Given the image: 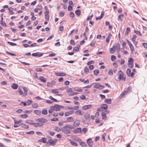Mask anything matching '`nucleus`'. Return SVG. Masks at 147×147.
Returning <instances> with one entry per match:
<instances>
[{
  "label": "nucleus",
  "mask_w": 147,
  "mask_h": 147,
  "mask_svg": "<svg viewBox=\"0 0 147 147\" xmlns=\"http://www.w3.org/2000/svg\"><path fill=\"white\" fill-rule=\"evenodd\" d=\"M74 128V127L72 125L67 124L61 128V131L62 132L66 134H68L70 133V130Z\"/></svg>",
  "instance_id": "obj_1"
},
{
  "label": "nucleus",
  "mask_w": 147,
  "mask_h": 147,
  "mask_svg": "<svg viewBox=\"0 0 147 147\" xmlns=\"http://www.w3.org/2000/svg\"><path fill=\"white\" fill-rule=\"evenodd\" d=\"M118 77L117 78V81H120L121 80H125V77L123 76V71L120 70L118 72Z\"/></svg>",
  "instance_id": "obj_2"
},
{
  "label": "nucleus",
  "mask_w": 147,
  "mask_h": 147,
  "mask_svg": "<svg viewBox=\"0 0 147 147\" xmlns=\"http://www.w3.org/2000/svg\"><path fill=\"white\" fill-rule=\"evenodd\" d=\"M35 121L39 123H40V124H42V126L43 125V123H46L47 122V120L44 118H39L36 119Z\"/></svg>",
  "instance_id": "obj_3"
},
{
  "label": "nucleus",
  "mask_w": 147,
  "mask_h": 147,
  "mask_svg": "<svg viewBox=\"0 0 147 147\" xmlns=\"http://www.w3.org/2000/svg\"><path fill=\"white\" fill-rule=\"evenodd\" d=\"M60 106L58 105H55L54 106H51V109L53 111H58L60 109Z\"/></svg>",
  "instance_id": "obj_4"
},
{
  "label": "nucleus",
  "mask_w": 147,
  "mask_h": 147,
  "mask_svg": "<svg viewBox=\"0 0 147 147\" xmlns=\"http://www.w3.org/2000/svg\"><path fill=\"white\" fill-rule=\"evenodd\" d=\"M66 92L69 96H72L73 95V92L72 91L71 88H68L66 89Z\"/></svg>",
  "instance_id": "obj_5"
},
{
  "label": "nucleus",
  "mask_w": 147,
  "mask_h": 147,
  "mask_svg": "<svg viewBox=\"0 0 147 147\" xmlns=\"http://www.w3.org/2000/svg\"><path fill=\"white\" fill-rule=\"evenodd\" d=\"M94 88L96 89H102L105 86H103L100 85L99 84L96 83L94 85Z\"/></svg>",
  "instance_id": "obj_6"
},
{
  "label": "nucleus",
  "mask_w": 147,
  "mask_h": 147,
  "mask_svg": "<svg viewBox=\"0 0 147 147\" xmlns=\"http://www.w3.org/2000/svg\"><path fill=\"white\" fill-rule=\"evenodd\" d=\"M109 113V111H105L102 112V119L106 120L107 119V117L106 116V114H108Z\"/></svg>",
  "instance_id": "obj_7"
},
{
  "label": "nucleus",
  "mask_w": 147,
  "mask_h": 147,
  "mask_svg": "<svg viewBox=\"0 0 147 147\" xmlns=\"http://www.w3.org/2000/svg\"><path fill=\"white\" fill-rule=\"evenodd\" d=\"M73 132L75 134H78L82 132V128L78 127L75 128L73 130Z\"/></svg>",
  "instance_id": "obj_8"
},
{
  "label": "nucleus",
  "mask_w": 147,
  "mask_h": 147,
  "mask_svg": "<svg viewBox=\"0 0 147 147\" xmlns=\"http://www.w3.org/2000/svg\"><path fill=\"white\" fill-rule=\"evenodd\" d=\"M80 123V121L79 120H76L73 123L74 127H77L79 126Z\"/></svg>",
  "instance_id": "obj_9"
},
{
  "label": "nucleus",
  "mask_w": 147,
  "mask_h": 147,
  "mask_svg": "<svg viewBox=\"0 0 147 147\" xmlns=\"http://www.w3.org/2000/svg\"><path fill=\"white\" fill-rule=\"evenodd\" d=\"M55 81L48 82L47 83V86L48 87H53L55 84Z\"/></svg>",
  "instance_id": "obj_10"
},
{
  "label": "nucleus",
  "mask_w": 147,
  "mask_h": 147,
  "mask_svg": "<svg viewBox=\"0 0 147 147\" xmlns=\"http://www.w3.org/2000/svg\"><path fill=\"white\" fill-rule=\"evenodd\" d=\"M87 142L89 147H92L93 142L91 138L88 139L87 140Z\"/></svg>",
  "instance_id": "obj_11"
},
{
  "label": "nucleus",
  "mask_w": 147,
  "mask_h": 147,
  "mask_svg": "<svg viewBox=\"0 0 147 147\" xmlns=\"http://www.w3.org/2000/svg\"><path fill=\"white\" fill-rule=\"evenodd\" d=\"M126 74L129 76L132 77L134 74L133 72L131 73V70L130 69H127L126 71Z\"/></svg>",
  "instance_id": "obj_12"
},
{
  "label": "nucleus",
  "mask_w": 147,
  "mask_h": 147,
  "mask_svg": "<svg viewBox=\"0 0 147 147\" xmlns=\"http://www.w3.org/2000/svg\"><path fill=\"white\" fill-rule=\"evenodd\" d=\"M92 107L91 105H84L82 106V109L83 110H86L91 108Z\"/></svg>",
  "instance_id": "obj_13"
},
{
  "label": "nucleus",
  "mask_w": 147,
  "mask_h": 147,
  "mask_svg": "<svg viewBox=\"0 0 147 147\" xmlns=\"http://www.w3.org/2000/svg\"><path fill=\"white\" fill-rule=\"evenodd\" d=\"M116 49L114 45L113 46L112 48L110 49V53L112 54H113L116 51Z\"/></svg>",
  "instance_id": "obj_14"
},
{
  "label": "nucleus",
  "mask_w": 147,
  "mask_h": 147,
  "mask_svg": "<svg viewBox=\"0 0 147 147\" xmlns=\"http://www.w3.org/2000/svg\"><path fill=\"white\" fill-rule=\"evenodd\" d=\"M128 92V91H127V90L123 91L119 96V98H121L124 97V96L127 94V92Z\"/></svg>",
  "instance_id": "obj_15"
},
{
  "label": "nucleus",
  "mask_w": 147,
  "mask_h": 147,
  "mask_svg": "<svg viewBox=\"0 0 147 147\" xmlns=\"http://www.w3.org/2000/svg\"><path fill=\"white\" fill-rule=\"evenodd\" d=\"M56 141L55 140H54L52 139H50L49 140V141H48L47 142V143H50L51 145H52L53 146H54V144H55L56 143Z\"/></svg>",
  "instance_id": "obj_16"
},
{
  "label": "nucleus",
  "mask_w": 147,
  "mask_h": 147,
  "mask_svg": "<svg viewBox=\"0 0 147 147\" xmlns=\"http://www.w3.org/2000/svg\"><path fill=\"white\" fill-rule=\"evenodd\" d=\"M39 80L42 82H45L47 81V79L43 76H41L39 78Z\"/></svg>",
  "instance_id": "obj_17"
},
{
  "label": "nucleus",
  "mask_w": 147,
  "mask_h": 147,
  "mask_svg": "<svg viewBox=\"0 0 147 147\" xmlns=\"http://www.w3.org/2000/svg\"><path fill=\"white\" fill-rule=\"evenodd\" d=\"M49 12L48 11H46L45 12V16L46 19L47 21H48L49 20Z\"/></svg>",
  "instance_id": "obj_18"
},
{
  "label": "nucleus",
  "mask_w": 147,
  "mask_h": 147,
  "mask_svg": "<svg viewBox=\"0 0 147 147\" xmlns=\"http://www.w3.org/2000/svg\"><path fill=\"white\" fill-rule=\"evenodd\" d=\"M34 113L38 115H39L41 114V111H40L38 110H35L34 111Z\"/></svg>",
  "instance_id": "obj_19"
},
{
  "label": "nucleus",
  "mask_w": 147,
  "mask_h": 147,
  "mask_svg": "<svg viewBox=\"0 0 147 147\" xmlns=\"http://www.w3.org/2000/svg\"><path fill=\"white\" fill-rule=\"evenodd\" d=\"M124 15L123 14H121L119 15L118 18V20L119 21L121 22L122 21V18H123Z\"/></svg>",
  "instance_id": "obj_20"
},
{
  "label": "nucleus",
  "mask_w": 147,
  "mask_h": 147,
  "mask_svg": "<svg viewBox=\"0 0 147 147\" xmlns=\"http://www.w3.org/2000/svg\"><path fill=\"white\" fill-rule=\"evenodd\" d=\"M66 120L68 122H72L74 121L73 117H67V118Z\"/></svg>",
  "instance_id": "obj_21"
},
{
  "label": "nucleus",
  "mask_w": 147,
  "mask_h": 147,
  "mask_svg": "<svg viewBox=\"0 0 147 147\" xmlns=\"http://www.w3.org/2000/svg\"><path fill=\"white\" fill-rule=\"evenodd\" d=\"M74 111H71L68 112H66L65 113V115L66 116H67L70 115H71L73 113Z\"/></svg>",
  "instance_id": "obj_22"
},
{
  "label": "nucleus",
  "mask_w": 147,
  "mask_h": 147,
  "mask_svg": "<svg viewBox=\"0 0 147 147\" xmlns=\"http://www.w3.org/2000/svg\"><path fill=\"white\" fill-rule=\"evenodd\" d=\"M51 91L54 94H57L59 93V90L57 89H52L51 90Z\"/></svg>",
  "instance_id": "obj_23"
},
{
  "label": "nucleus",
  "mask_w": 147,
  "mask_h": 147,
  "mask_svg": "<svg viewBox=\"0 0 147 147\" xmlns=\"http://www.w3.org/2000/svg\"><path fill=\"white\" fill-rule=\"evenodd\" d=\"M112 100L111 99H106L105 100V102L108 104H111Z\"/></svg>",
  "instance_id": "obj_24"
},
{
  "label": "nucleus",
  "mask_w": 147,
  "mask_h": 147,
  "mask_svg": "<svg viewBox=\"0 0 147 147\" xmlns=\"http://www.w3.org/2000/svg\"><path fill=\"white\" fill-rule=\"evenodd\" d=\"M56 75L57 76H65L66 75V74L63 72H61V73H57L56 74Z\"/></svg>",
  "instance_id": "obj_25"
},
{
  "label": "nucleus",
  "mask_w": 147,
  "mask_h": 147,
  "mask_svg": "<svg viewBox=\"0 0 147 147\" xmlns=\"http://www.w3.org/2000/svg\"><path fill=\"white\" fill-rule=\"evenodd\" d=\"M84 117L86 120H89L90 119V115L88 113H86L84 115Z\"/></svg>",
  "instance_id": "obj_26"
},
{
  "label": "nucleus",
  "mask_w": 147,
  "mask_h": 147,
  "mask_svg": "<svg viewBox=\"0 0 147 147\" xmlns=\"http://www.w3.org/2000/svg\"><path fill=\"white\" fill-rule=\"evenodd\" d=\"M11 87L14 89H17L18 87V86L16 84L13 83L12 85H11Z\"/></svg>",
  "instance_id": "obj_27"
},
{
  "label": "nucleus",
  "mask_w": 147,
  "mask_h": 147,
  "mask_svg": "<svg viewBox=\"0 0 147 147\" xmlns=\"http://www.w3.org/2000/svg\"><path fill=\"white\" fill-rule=\"evenodd\" d=\"M14 124L13 125V127H19V126L21 125L19 123H17L16 122V121L15 120H14Z\"/></svg>",
  "instance_id": "obj_28"
},
{
  "label": "nucleus",
  "mask_w": 147,
  "mask_h": 147,
  "mask_svg": "<svg viewBox=\"0 0 147 147\" xmlns=\"http://www.w3.org/2000/svg\"><path fill=\"white\" fill-rule=\"evenodd\" d=\"M75 114L77 115H78L80 114L81 115H82L83 114V113H82L81 110L79 109L76 111L75 112Z\"/></svg>",
  "instance_id": "obj_29"
},
{
  "label": "nucleus",
  "mask_w": 147,
  "mask_h": 147,
  "mask_svg": "<svg viewBox=\"0 0 147 147\" xmlns=\"http://www.w3.org/2000/svg\"><path fill=\"white\" fill-rule=\"evenodd\" d=\"M111 35L110 33H109L108 34V35L107 36L106 38V42L107 43H108L109 42L110 38V36H111Z\"/></svg>",
  "instance_id": "obj_30"
},
{
  "label": "nucleus",
  "mask_w": 147,
  "mask_h": 147,
  "mask_svg": "<svg viewBox=\"0 0 147 147\" xmlns=\"http://www.w3.org/2000/svg\"><path fill=\"white\" fill-rule=\"evenodd\" d=\"M26 122L31 125H33L34 122L32 120H28L26 121Z\"/></svg>",
  "instance_id": "obj_31"
},
{
  "label": "nucleus",
  "mask_w": 147,
  "mask_h": 147,
  "mask_svg": "<svg viewBox=\"0 0 147 147\" xmlns=\"http://www.w3.org/2000/svg\"><path fill=\"white\" fill-rule=\"evenodd\" d=\"M33 125L35 127H37L38 126L40 127L42 126V124H40L38 123H34Z\"/></svg>",
  "instance_id": "obj_32"
},
{
  "label": "nucleus",
  "mask_w": 147,
  "mask_h": 147,
  "mask_svg": "<svg viewBox=\"0 0 147 147\" xmlns=\"http://www.w3.org/2000/svg\"><path fill=\"white\" fill-rule=\"evenodd\" d=\"M38 141L40 142H42L44 143H46V139L45 138H43L42 139H40Z\"/></svg>",
  "instance_id": "obj_33"
},
{
  "label": "nucleus",
  "mask_w": 147,
  "mask_h": 147,
  "mask_svg": "<svg viewBox=\"0 0 147 147\" xmlns=\"http://www.w3.org/2000/svg\"><path fill=\"white\" fill-rule=\"evenodd\" d=\"M101 107H102V108L103 109V110L107 109L108 107L105 104H102L101 105Z\"/></svg>",
  "instance_id": "obj_34"
},
{
  "label": "nucleus",
  "mask_w": 147,
  "mask_h": 147,
  "mask_svg": "<svg viewBox=\"0 0 147 147\" xmlns=\"http://www.w3.org/2000/svg\"><path fill=\"white\" fill-rule=\"evenodd\" d=\"M78 46L79 47H75L73 49V51L74 52H77L79 50V47H80V46L78 45Z\"/></svg>",
  "instance_id": "obj_35"
},
{
  "label": "nucleus",
  "mask_w": 147,
  "mask_h": 147,
  "mask_svg": "<svg viewBox=\"0 0 147 147\" xmlns=\"http://www.w3.org/2000/svg\"><path fill=\"white\" fill-rule=\"evenodd\" d=\"M80 145L82 147H86L87 145L84 142H80Z\"/></svg>",
  "instance_id": "obj_36"
},
{
  "label": "nucleus",
  "mask_w": 147,
  "mask_h": 147,
  "mask_svg": "<svg viewBox=\"0 0 147 147\" xmlns=\"http://www.w3.org/2000/svg\"><path fill=\"white\" fill-rule=\"evenodd\" d=\"M32 107L34 109L37 108L38 106V104L36 103H34L32 104Z\"/></svg>",
  "instance_id": "obj_37"
},
{
  "label": "nucleus",
  "mask_w": 147,
  "mask_h": 147,
  "mask_svg": "<svg viewBox=\"0 0 147 147\" xmlns=\"http://www.w3.org/2000/svg\"><path fill=\"white\" fill-rule=\"evenodd\" d=\"M116 49H120V45L119 43H116L114 45Z\"/></svg>",
  "instance_id": "obj_38"
},
{
  "label": "nucleus",
  "mask_w": 147,
  "mask_h": 147,
  "mask_svg": "<svg viewBox=\"0 0 147 147\" xmlns=\"http://www.w3.org/2000/svg\"><path fill=\"white\" fill-rule=\"evenodd\" d=\"M54 129L58 132H59L61 130V129H60L59 127H55L54 128Z\"/></svg>",
  "instance_id": "obj_39"
},
{
  "label": "nucleus",
  "mask_w": 147,
  "mask_h": 147,
  "mask_svg": "<svg viewBox=\"0 0 147 147\" xmlns=\"http://www.w3.org/2000/svg\"><path fill=\"white\" fill-rule=\"evenodd\" d=\"M22 128L24 129H28L29 128V126L28 125H26L25 124H23L22 123Z\"/></svg>",
  "instance_id": "obj_40"
},
{
  "label": "nucleus",
  "mask_w": 147,
  "mask_h": 147,
  "mask_svg": "<svg viewBox=\"0 0 147 147\" xmlns=\"http://www.w3.org/2000/svg\"><path fill=\"white\" fill-rule=\"evenodd\" d=\"M71 109L73 111L77 110L79 109V107L78 106H75L73 107H71Z\"/></svg>",
  "instance_id": "obj_41"
},
{
  "label": "nucleus",
  "mask_w": 147,
  "mask_h": 147,
  "mask_svg": "<svg viewBox=\"0 0 147 147\" xmlns=\"http://www.w3.org/2000/svg\"><path fill=\"white\" fill-rule=\"evenodd\" d=\"M28 117V115L26 114L21 115L20 116V117L23 118H26Z\"/></svg>",
  "instance_id": "obj_42"
},
{
  "label": "nucleus",
  "mask_w": 147,
  "mask_h": 147,
  "mask_svg": "<svg viewBox=\"0 0 147 147\" xmlns=\"http://www.w3.org/2000/svg\"><path fill=\"white\" fill-rule=\"evenodd\" d=\"M81 11L80 10L78 9L75 11V13L78 16H80L81 13Z\"/></svg>",
  "instance_id": "obj_43"
},
{
  "label": "nucleus",
  "mask_w": 147,
  "mask_h": 147,
  "mask_svg": "<svg viewBox=\"0 0 147 147\" xmlns=\"http://www.w3.org/2000/svg\"><path fill=\"white\" fill-rule=\"evenodd\" d=\"M42 113L44 115H47L48 113L47 111V110L44 109V110H42Z\"/></svg>",
  "instance_id": "obj_44"
},
{
  "label": "nucleus",
  "mask_w": 147,
  "mask_h": 147,
  "mask_svg": "<svg viewBox=\"0 0 147 147\" xmlns=\"http://www.w3.org/2000/svg\"><path fill=\"white\" fill-rule=\"evenodd\" d=\"M32 101L30 100H28L26 102L27 105V106L30 105L32 102Z\"/></svg>",
  "instance_id": "obj_45"
},
{
  "label": "nucleus",
  "mask_w": 147,
  "mask_h": 147,
  "mask_svg": "<svg viewBox=\"0 0 147 147\" xmlns=\"http://www.w3.org/2000/svg\"><path fill=\"white\" fill-rule=\"evenodd\" d=\"M99 73V71L98 69H96L94 71V74L95 75H97Z\"/></svg>",
  "instance_id": "obj_46"
},
{
  "label": "nucleus",
  "mask_w": 147,
  "mask_h": 147,
  "mask_svg": "<svg viewBox=\"0 0 147 147\" xmlns=\"http://www.w3.org/2000/svg\"><path fill=\"white\" fill-rule=\"evenodd\" d=\"M74 139L78 142H80L81 141L80 138L78 137H76L74 138Z\"/></svg>",
  "instance_id": "obj_47"
},
{
  "label": "nucleus",
  "mask_w": 147,
  "mask_h": 147,
  "mask_svg": "<svg viewBox=\"0 0 147 147\" xmlns=\"http://www.w3.org/2000/svg\"><path fill=\"white\" fill-rule=\"evenodd\" d=\"M87 129L86 128H84L82 130V132H83L84 134H85L86 132L87 131Z\"/></svg>",
  "instance_id": "obj_48"
},
{
  "label": "nucleus",
  "mask_w": 147,
  "mask_h": 147,
  "mask_svg": "<svg viewBox=\"0 0 147 147\" xmlns=\"http://www.w3.org/2000/svg\"><path fill=\"white\" fill-rule=\"evenodd\" d=\"M7 42L9 45H11V46H16L17 45V44L16 43L13 42H11L9 41H8Z\"/></svg>",
  "instance_id": "obj_49"
},
{
  "label": "nucleus",
  "mask_w": 147,
  "mask_h": 147,
  "mask_svg": "<svg viewBox=\"0 0 147 147\" xmlns=\"http://www.w3.org/2000/svg\"><path fill=\"white\" fill-rule=\"evenodd\" d=\"M34 133V131H30L27 132H26V134L30 135L33 134Z\"/></svg>",
  "instance_id": "obj_50"
},
{
  "label": "nucleus",
  "mask_w": 147,
  "mask_h": 147,
  "mask_svg": "<svg viewBox=\"0 0 147 147\" xmlns=\"http://www.w3.org/2000/svg\"><path fill=\"white\" fill-rule=\"evenodd\" d=\"M70 143L73 145L77 146L78 145V144L74 141H70Z\"/></svg>",
  "instance_id": "obj_51"
},
{
  "label": "nucleus",
  "mask_w": 147,
  "mask_h": 147,
  "mask_svg": "<svg viewBox=\"0 0 147 147\" xmlns=\"http://www.w3.org/2000/svg\"><path fill=\"white\" fill-rule=\"evenodd\" d=\"M111 60L113 61L116 59V57L114 55H112L111 56Z\"/></svg>",
  "instance_id": "obj_52"
},
{
  "label": "nucleus",
  "mask_w": 147,
  "mask_h": 147,
  "mask_svg": "<svg viewBox=\"0 0 147 147\" xmlns=\"http://www.w3.org/2000/svg\"><path fill=\"white\" fill-rule=\"evenodd\" d=\"M109 74L111 75L112 76L113 75V71L112 69H110L109 70V72H108Z\"/></svg>",
  "instance_id": "obj_53"
},
{
  "label": "nucleus",
  "mask_w": 147,
  "mask_h": 147,
  "mask_svg": "<svg viewBox=\"0 0 147 147\" xmlns=\"http://www.w3.org/2000/svg\"><path fill=\"white\" fill-rule=\"evenodd\" d=\"M129 46L131 51L132 52H133L134 50V48L132 45Z\"/></svg>",
  "instance_id": "obj_54"
},
{
  "label": "nucleus",
  "mask_w": 147,
  "mask_h": 147,
  "mask_svg": "<svg viewBox=\"0 0 147 147\" xmlns=\"http://www.w3.org/2000/svg\"><path fill=\"white\" fill-rule=\"evenodd\" d=\"M134 32L137 34L139 35V36H142V34L139 31L134 30Z\"/></svg>",
  "instance_id": "obj_55"
},
{
  "label": "nucleus",
  "mask_w": 147,
  "mask_h": 147,
  "mask_svg": "<svg viewBox=\"0 0 147 147\" xmlns=\"http://www.w3.org/2000/svg\"><path fill=\"white\" fill-rule=\"evenodd\" d=\"M133 60L132 58H130L128 60V63H133Z\"/></svg>",
  "instance_id": "obj_56"
},
{
  "label": "nucleus",
  "mask_w": 147,
  "mask_h": 147,
  "mask_svg": "<svg viewBox=\"0 0 147 147\" xmlns=\"http://www.w3.org/2000/svg\"><path fill=\"white\" fill-rule=\"evenodd\" d=\"M80 98L82 100H85L86 99V96L84 95H82L80 96Z\"/></svg>",
  "instance_id": "obj_57"
},
{
  "label": "nucleus",
  "mask_w": 147,
  "mask_h": 147,
  "mask_svg": "<svg viewBox=\"0 0 147 147\" xmlns=\"http://www.w3.org/2000/svg\"><path fill=\"white\" fill-rule=\"evenodd\" d=\"M137 37V36L136 35H134L133 36V38H132V40L133 41H134L135 42H136L135 41V40Z\"/></svg>",
  "instance_id": "obj_58"
},
{
  "label": "nucleus",
  "mask_w": 147,
  "mask_h": 147,
  "mask_svg": "<svg viewBox=\"0 0 147 147\" xmlns=\"http://www.w3.org/2000/svg\"><path fill=\"white\" fill-rule=\"evenodd\" d=\"M133 63H128V67L131 68H132L133 67Z\"/></svg>",
  "instance_id": "obj_59"
},
{
  "label": "nucleus",
  "mask_w": 147,
  "mask_h": 147,
  "mask_svg": "<svg viewBox=\"0 0 147 147\" xmlns=\"http://www.w3.org/2000/svg\"><path fill=\"white\" fill-rule=\"evenodd\" d=\"M95 41H92L90 43V46L92 47H93L94 46L95 44Z\"/></svg>",
  "instance_id": "obj_60"
},
{
  "label": "nucleus",
  "mask_w": 147,
  "mask_h": 147,
  "mask_svg": "<svg viewBox=\"0 0 147 147\" xmlns=\"http://www.w3.org/2000/svg\"><path fill=\"white\" fill-rule=\"evenodd\" d=\"M94 63V62L93 61H90L87 63V65H90L92 63Z\"/></svg>",
  "instance_id": "obj_61"
},
{
  "label": "nucleus",
  "mask_w": 147,
  "mask_h": 147,
  "mask_svg": "<svg viewBox=\"0 0 147 147\" xmlns=\"http://www.w3.org/2000/svg\"><path fill=\"white\" fill-rule=\"evenodd\" d=\"M84 71L85 72L88 73L89 71V70L88 68L87 67H86L85 68Z\"/></svg>",
  "instance_id": "obj_62"
},
{
  "label": "nucleus",
  "mask_w": 147,
  "mask_h": 147,
  "mask_svg": "<svg viewBox=\"0 0 147 147\" xmlns=\"http://www.w3.org/2000/svg\"><path fill=\"white\" fill-rule=\"evenodd\" d=\"M72 9V7L70 5H69L68 7V10L69 11H71Z\"/></svg>",
  "instance_id": "obj_63"
},
{
  "label": "nucleus",
  "mask_w": 147,
  "mask_h": 147,
  "mask_svg": "<svg viewBox=\"0 0 147 147\" xmlns=\"http://www.w3.org/2000/svg\"><path fill=\"white\" fill-rule=\"evenodd\" d=\"M142 45L144 48H147V44L146 43H143L142 44Z\"/></svg>",
  "instance_id": "obj_64"
}]
</instances>
